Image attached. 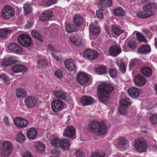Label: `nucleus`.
Instances as JSON below:
<instances>
[{
  "label": "nucleus",
  "mask_w": 157,
  "mask_h": 157,
  "mask_svg": "<svg viewBox=\"0 0 157 157\" xmlns=\"http://www.w3.org/2000/svg\"><path fill=\"white\" fill-rule=\"evenodd\" d=\"M138 52L139 53L143 54L148 53L150 52V47L147 45H143L138 49Z\"/></svg>",
  "instance_id": "nucleus-27"
},
{
  "label": "nucleus",
  "mask_w": 157,
  "mask_h": 157,
  "mask_svg": "<svg viewBox=\"0 0 157 157\" xmlns=\"http://www.w3.org/2000/svg\"><path fill=\"white\" fill-rule=\"evenodd\" d=\"M77 79L78 82L82 85L87 83L89 80V78L88 76L82 73L78 75Z\"/></svg>",
  "instance_id": "nucleus-12"
},
{
  "label": "nucleus",
  "mask_w": 157,
  "mask_h": 157,
  "mask_svg": "<svg viewBox=\"0 0 157 157\" xmlns=\"http://www.w3.org/2000/svg\"><path fill=\"white\" fill-rule=\"evenodd\" d=\"M91 155L92 157H104L105 153L104 152L97 151L92 152Z\"/></svg>",
  "instance_id": "nucleus-51"
},
{
  "label": "nucleus",
  "mask_w": 157,
  "mask_h": 157,
  "mask_svg": "<svg viewBox=\"0 0 157 157\" xmlns=\"http://www.w3.org/2000/svg\"><path fill=\"white\" fill-rule=\"evenodd\" d=\"M107 127L104 121L99 122L96 133L99 136L105 135L107 133Z\"/></svg>",
  "instance_id": "nucleus-11"
},
{
  "label": "nucleus",
  "mask_w": 157,
  "mask_h": 157,
  "mask_svg": "<svg viewBox=\"0 0 157 157\" xmlns=\"http://www.w3.org/2000/svg\"><path fill=\"white\" fill-rule=\"evenodd\" d=\"M138 64L137 61L135 59H132L129 62V64L130 70H132L134 68H137Z\"/></svg>",
  "instance_id": "nucleus-44"
},
{
  "label": "nucleus",
  "mask_w": 157,
  "mask_h": 157,
  "mask_svg": "<svg viewBox=\"0 0 157 157\" xmlns=\"http://www.w3.org/2000/svg\"><path fill=\"white\" fill-rule=\"evenodd\" d=\"M107 67L104 65H100L96 70V72L99 75L105 74L106 73Z\"/></svg>",
  "instance_id": "nucleus-37"
},
{
  "label": "nucleus",
  "mask_w": 157,
  "mask_h": 157,
  "mask_svg": "<svg viewBox=\"0 0 157 157\" xmlns=\"http://www.w3.org/2000/svg\"><path fill=\"white\" fill-rule=\"evenodd\" d=\"M19 43L25 47H30L31 44V38L30 36L26 34L20 35L18 38Z\"/></svg>",
  "instance_id": "nucleus-6"
},
{
  "label": "nucleus",
  "mask_w": 157,
  "mask_h": 157,
  "mask_svg": "<svg viewBox=\"0 0 157 157\" xmlns=\"http://www.w3.org/2000/svg\"><path fill=\"white\" fill-rule=\"evenodd\" d=\"M12 150V146L11 143L8 141H5L2 144L0 147V154L5 155H9Z\"/></svg>",
  "instance_id": "nucleus-5"
},
{
  "label": "nucleus",
  "mask_w": 157,
  "mask_h": 157,
  "mask_svg": "<svg viewBox=\"0 0 157 157\" xmlns=\"http://www.w3.org/2000/svg\"><path fill=\"white\" fill-rule=\"evenodd\" d=\"M32 24L31 23H28L25 25V28L27 29H29L32 27Z\"/></svg>",
  "instance_id": "nucleus-63"
},
{
  "label": "nucleus",
  "mask_w": 157,
  "mask_h": 157,
  "mask_svg": "<svg viewBox=\"0 0 157 157\" xmlns=\"http://www.w3.org/2000/svg\"><path fill=\"white\" fill-rule=\"evenodd\" d=\"M61 140L55 138L51 141V144L55 147H59Z\"/></svg>",
  "instance_id": "nucleus-46"
},
{
  "label": "nucleus",
  "mask_w": 157,
  "mask_h": 157,
  "mask_svg": "<svg viewBox=\"0 0 157 157\" xmlns=\"http://www.w3.org/2000/svg\"><path fill=\"white\" fill-rule=\"evenodd\" d=\"M136 36L137 40L140 42L146 43L147 40L145 36L141 33L138 32L136 34Z\"/></svg>",
  "instance_id": "nucleus-39"
},
{
  "label": "nucleus",
  "mask_w": 157,
  "mask_h": 157,
  "mask_svg": "<svg viewBox=\"0 0 157 157\" xmlns=\"http://www.w3.org/2000/svg\"><path fill=\"white\" fill-rule=\"evenodd\" d=\"M134 146L137 151L141 152H145L148 147L146 140L140 138H137L134 140Z\"/></svg>",
  "instance_id": "nucleus-2"
},
{
  "label": "nucleus",
  "mask_w": 157,
  "mask_h": 157,
  "mask_svg": "<svg viewBox=\"0 0 157 157\" xmlns=\"http://www.w3.org/2000/svg\"><path fill=\"white\" fill-rule=\"evenodd\" d=\"M90 32L93 34L97 35L99 32V27L95 26L94 25L91 24L89 27Z\"/></svg>",
  "instance_id": "nucleus-33"
},
{
  "label": "nucleus",
  "mask_w": 157,
  "mask_h": 157,
  "mask_svg": "<svg viewBox=\"0 0 157 157\" xmlns=\"http://www.w3.org/2000/svg\"><path fill=\"white\" fill-rule=\"evenodd\" d=\"M121 52V48L116 45L111 46L109 49V52L110 55L113 56H116Z\"/></svg>",
  "instance_id": "nucleus-22"
},
{
  "label": "nucleus",
  "mask_w": 157,
  "mask_h": 157,
  "mask_svg": "<svg viewBox=\"0 0 157 157\" xmlns=\"http://www.w3.org/2000/svg\"><path fill=\"white\" fill-rule=\"evenodd\" d=\"M113 13L115 16H124L125 12L121 7H119L113 10Z\"/></svg>",
  "instance_id": "nucleus-36"
},
{
  "label": "nucleus",
  "mask_w": 157,
  "mask_h": 157,
  "mask_svg": "<svg viewBox=\"0 0 157 157\" xmlns=\"http://www.w3.org/2000/svg\"><path fill=\"white\" fill-rule=\"evenodd\" d=\"M52 56L54 57L57 60H59V56H57L56 55L55 53H52Z\"/></svg>",
  "instance_id": "nucleus-64"
},
{
  "label": "nucleus",
  "mask_w": 157,
  "mask_h": 157,
  "mask_svg": "<svg viewBox=\"0 0 157 157\" xmlns=\"http://www.w3.org/2000/svg\"><path fill=\"white\" fill-rule=\"evenodd\" d=\"M119 69L122 73H124L126 71L125 63L122 61L121 62L119 66Z\"/></svg>",
  "instance_id": "nucleus-57"
},
{
  "label": "nucleus",
  "mask_w": 157,
  "mask_h": 157,
  "mask_svg": "<svg viewBox=\"0 0 157 157\" xmlns=\"http://www.w3.org/2000/svg\"><path fill=\"white\" fill-rule=\"evenodd\" d=\"M133 80L135 84L139 86H143L146 82V78L140 75H136L135 76Z\"/></svg>",
  "instance_id": "nucleus-13"
},
{
  "label": "nucleus",
  "mask_w": 157,
  "mask_h": 157,
  "mask_svg": "<svg viewBox=\"0 0 157 157\" xmlns=\"http://www.w3.org/2000/svg\"><path fill=\"white\" fill-rule=\"evenodd\" d=\"M12 71L15 73H18L21 72H26L27 67L21 65L16 64L12 67Z\"/></svg>",
  "instance_id": "nucleus-23"
},
{
  "label": "nucleus",
  "mask_w": 157,
  "mask_h": 157,
  "mask_svg": "<svg viewBox=\"0 0 157 157\" xmlns=\"http://www.w3.org/2000/svg\"><path fill=\"white\" fill-rule=\"evenodd\" d=\"M132 103V102L129 98H125L122 99L120 101L119 106L118 108L120 113L122 115H126L128 113V105H130Z\"/></svg>",
  "instance_id": "nucleus-3"
},
{
  "label": "nucleus",
  "mask_w": 157,
  "mask_h": 157,
  "mask_svg": "<svg viewBox=\"0 0 157 157\" xmlns=\"http://www.w3.org/2000/svg\"><path fill=\"white\" fill-rule=\"evenodd\" d=\"M127 45L131 49L134 50L136 48L137 44L136 42L131 40L128 43Z\"/></svg>",
  "instance_id": "nucleus-49"
},
{
  "label": "nucleus",
  "mask_w": 157,
  "mask_h": 157,
  "mask_svg": "<svg viewBox=\"0 0 157 157\" xmlns=\"http://www.w3.org/2000/svg\"><path fill=\"white\" fill-rule=\"evenodd\" d=\"M8 49L17 53H21L22 52L21 47L14 43H11L8 46Z\"/></svg>",
  "instance_id": "nucleus-18"
},
{
  "label": "nucleus",
  "mask_w": 157,
  "mask_h": 157,
  "mask_svg": "<svg viewBox=\"0 0 157 157\" xmlns=\"http://www.w3.org/2000/svg\"><path fill=\"white\" fill-rule=\"evenodd\" d=\"M128 93L130 97L133 98H138L140 96V94L139 89L134 87L129 88Z\"/></svg>",
  "instance_id": "nucleus-15"
},
{
  "label": "nucleus",
  "mask_w": 157,
  "mask_h": 157,
  "mask_svg": "<svg viewBox=\"0 0 157 157\" xmlns=\"http://www.w3.org/2000/svg\"><path fill=\"white\" fill-rule=\"evenodd\" d=\"M16 139L18 142L21 143L25 140V137L23 133H19L17 135Z\"/></svg>",
  "instance_id": "nucleus-45"
},
{
  "label": "nucleus",
  "mask_w": 157,
  "mask_h": 157,
  "mask_svg": "<svg viewBox=\"0 0 157 157\" xmlns=\"http://www.w3.org/2000/svg\"><path fill=\"white\" fill-rule=\"evenodd\" d=\"M64 64L66 68L69 71H73L76 68L75 62L71 59L66 60L64 62Z\"/></svg>",
  "instance_id": "nucleus-19"
},
{
  "label": "nucleus",
  "mask_w": 157,
  "mask_h": 157,
  "mask_svg": "<svg viewBox=\"0 0 157 157\" xmlns=\"http://www.w3.org/2000/svg\"><path fill=\"white\" fill-rule=\"evenodd\" d=\"M56 98L62 100H67V96L65 94L59 91H54L52 92Z\"/></svg>",
  "instance_id": "nucleus-29"
},
{
  "label": "nucleus",
  "mask_w": 157,
  "mask_h": 157,
  "mask_svg": "<svg viewBox=\"0 0 157 157\" xmlns=\"http://www.w3.org/2000/svg\"><path fill=\"white\" fill-rule=\"evenodd\" d=\"M141 73L145 76L149 77L152 75V70L149 67L144 66L140 70Z\"/></svg>",
  "instance_id": "nucleus-25"
},
{
  "label": "nucleus",
  "mask_w": 157,
  "mask_h": 157,
  "mask_svg": "<svg viewBox=\"0 0 157 157\" xmlns=\"http://www.w3.org/2000/svg\"><path fill=\"white\" fill-rule=\"evenodd\" d=\"M16 95L18 98L25 97L27 94L25 90L22 88H19L16 90Z\"/></svg>",
  "instance_id": "nucleus-40"
},
{
  "label": "nucleus",
  "mask_w": 157,
  "mask_h": 157,
  "mask_svg": "<svg viewBox=\"0 0 157 157\" xmlns=\"http://www.w3.org/2000/svg\"><path fill=\"white\" fill-rule=\"evenodd\" d=\"M149 120L150 122L153 124H157V115L153 114L149 118Z\"/></svg>",
  "instance_id": "nucleus-53"
},
{
  "label": "nucleus",
  "mask_w": 157,
  "mask_h": 157,
  "mask_svg": "<svg viewBox=\"0 0 157 157\" xmlns=\"http://www.w3.org/2000/svg\"><path fill=\"white\" fill-rule=\"evenodd\" d=\"M57 2V0H46V3L47 6H50L55 4Z\"/></svg>",
  "instance_id": "nucleus-58"
},
{
  "label": "nucleus",
  "mask_w": 157,
  "mask_h": 157,
  "mask_svg": "<svg viewBox=\"0 0 157 157\" xmlns=\"http://www.w3.org/2000/svg\"><path fill=\"white\" fill-rule=\"evenodd\" d=\"M75 130L71 126H67L63 130V135L67 138H71L75 134Z\"/></svg>",
  "instance_id": "nucleus-14"
},
{
  "label": "nucleus",
  "mask_w": 157,
  "mask_h": 157,
  "mask_svg": "<svg viewBox=\"0 0 157 157\" xmlns=\"http://www.w3.org/2000/svg\"><path fill=\"white\" fill-rule=\"evenodd\" d=\"M65 29L66 31L68 33H71L75 30L74 26L71 24L67 25L65 26Z\"/></svg>",
  "instance_id": "nucleus-42"
},
{
  "label": "nucleus",
  "mask_w": 157,
  "mask_h": 157,
  "mask_svg": "<svg viewBox=\"0 0 157 157\" xmlns=\"http://www.w3.org/2000/svg\"><path fill=\"white\" fill-rule=\"evenodd\" d=\"M31 35L35 39H37L41 42L43 41V39L42 36L37 31L35 30H33L31 32Z\"/></svg>",
  "instance_id": "nucleus-34"
},
{
  "label": "nucleus",
  "mask_w": 157,
  "mask_h": 157,
  "mask_svg": "<svg viewBox=\"0 0 157 157\" xmlns=\"http://www.w3.org/2000/svg\"><path fill=\"white\" fill-rule=\"evenodd\" d=\"M83 56L86 59L93 60L97 57L98 53L93 49H88L84 52Z\"/></svg>",
  "instance_id": "nucleus-9"
},
{
  "label": "nucleus",
  "mask_w": 157,
  "mask_h": 157,
  "mask_svg": "<svg viewBox=\"0 0 157 157\" xmlns=\"http://www.w3.org/2000/svg\"><path fill=\"white\" fill-rule=\"evenodd\" d=\"M137 15L138 18L140 19H144L150 17L148 16L149 15L144 10V11L137 12Z\"/></svg>",
  "instance_id": "nucleus-41"
},
{
  "label": "nucleus",
  "mask_w": 157,
  "mask_h": 157,
  "mask_svg": "<svg viewBox=\"0 0 157 157\" xmlns=\"http://www.w3.org/2000/svg\"><path fill=\"white\" fill-rule=\"evenodd\" d=\"M127 142V140L122 137H119L118 138L117 143L119 145H125Z\"/></svg>",
  "instance_id": "nucleus-50"
},
{
  "label": "nucleus",
  "mask_w": 157,
  "mask_h": 157,
  "mask_svg": "<svg viewBox=\"0 0 157 157\" xmlns=\"http://www.w3.org/2000/svg\"><path fill=\"white\" fill-rule=\"evenodd\" d=\"M0 78L4 80L6 84L9 85L10 84L9 77L5 73L1 74L0 75Z\"/></svg>",
  "instance_id": "nucleus-48"
},
{
  "label": "nucleus",
  "mask_w": 157,
  "mask_h": 157,
  "mask_svg": "<svg viewBox=\"0 0 157 157\" xmlns=\"http://www.w3.org/2000/svg\"><path fill=\"white\" fill-rule=\"evenodd\" d=\"M103 8L101 7V6H99V10H98L96 11V15L100 19L103 18L104 15L103 13L102 10H103Z\"/></svg>",
  "instance_id": "nucleus-47"
},
{
  "label": "nucleus",
  "mask_w": 157,
  "mask_h": 157,
  "mask_svg": "<svg viewBox=\"0 0 157 157\" xmlns=\"http://www.w3.org/2000/svg\"><path fill=\"white\" fill-rule=\"evenodd\" d=\"M112 3L111 0H100V6H103V8L109 7L111 6Z\"/></svg>",
  "instance_id": "nucleus-35"
},
{
  "label": "nucleus",
  "mask_w": 157,
  "mask_h": 157,
  "mask_svg": "<svg viewBox=\"0 0 157 157\" xmlns=\"http://www.w3.org/2000/svg\"><path fill=\"white\" fill-rule=\"evenodd\" d=\"M94 99L91 96H83L81 99V103L84 105H90L94 102Z\"/></svg>",
  "instance_id": "nucleus-21"
},
{
  "label": "nucleus",
  "mask_w": 157,
  "mask_h": 157,
  "mask_svg": "<svg viewBox=\"0 0 157 157\" xmlns=\"http://www.w3.org/2000/svg\"><path fill=\"white\" fill-rule=\"evenodd\" d=\"M69 140L67 139H63L61 140L60 147L61 149L64 150L68 149L70 146Z\"/></svg>",
  "instance_id": "nucleus-28"
},
{
  "label": "nucleus",
  "mask_w": 157,
  "mask_h": 157,
  "mask_svg": "<svg viewBox=\"0 0 157 157\" xmlns=\"http://www.w3.org/2000/svg\"><path fill=\"white\" fill-rule=\"evenodd\" d=\"M25 102L26 107L28 108L35 107L37 104V100L33 97L29 96L25 100Z\"/></svg>",
  "instance_id": "nucleus-10"
},
{
  "label": "nucleus",
  "mask_w": 157,
  "mask_h": 157,
  "mask_svg": "<svg viewBox=\"0 0 157 157\" xmlns=\"http://www.w3.org/2000/svg\"><path fill=\"white\" fill-rule=\"evenodd\" d=\"M1 15L3 19H10L14 15V9L10 6H5L2 10Z\"/></svg>",
  "instance_id": "nucleus-4"
},
{
  "label": "nucleus",
  "mask_w": 157,
  "mask_h": 157,
  "mask_svg": "<svg viewBox=\"0 0 157 157\" xmlns=\"http://www.w3.org/2000/svg\"><path fill=\"white\" fill-rule=\"evenodd\" d=\"M23 157H33L30 152H25L24 154Z\"/></svg>",
  "instance_id": "nucleus-62"
},
{
  "label": "nucleus",
  "mask_w": 157,
  "mask_h": 157,
  "mask_svg": "<svg viewBox=\"0 0 157 157\" xmlns=\"http://www.w3.org/2000/svg\"><path fill=\"white\" fill-rule=\"evenodd\" d=\"M113 89L111 85L104 83L99 84L98 86L97 96L102 102L107 101L109 94Z\"/></svg>",
  "instance_id": "nucleus-1"
},
{
  "label": "nucleus",
  "mask_w": 157,
  "mask_h": 157,
  "mask_svg": "<svg viewBox=\"0 0 157 157\" xmlns=\"http://www.w3.org/2000/svg\"><path fill=\"white\" fill-rule=\"evenodd\" d=\"M65 104L59 99H55L52 103V110L54 112H58L64 108Z\"/></svg>",
  "instance_id": "nucleus-7"
},
{
  "label": "nucleus",
  "mask_w": 157,
  "mask_h": 157,
  "mask_svg": "<svg viewBox=\"0 0 157 157\" xmlns=\"http://www.w3.org/2000/svg\"><path fill=\"white\" fill-rule=\"evenodd\" d=\"M70 40L71 42L76 45L81 46L83 45L81 39L78 36H75L74 37H71Z\"/></svg>",
  "instance_id": "nucleus-31"
},
{
  "label": "nucleus",
  "mask_w": 157,
  "mask_h": 157,
  "mask_svg": "<svg viewBox=\"0 0 157 157\" xmlns=\"http://www.w3.org/2000/svg\"><path fill=\"white\" fill-rule=\"evenodd\" d=\"M4 123L7 126L10 125L9 118L7 117H6L4 118Z\"/></svg>",
  "instance_id": "nucleus-61"
},
{
  "label": "nucleus",
  "mask_w": 157,
  "mask_h": 157,
  "mask_svg": "<svg viewBox=\"0 0 157 157\" xmlns=\"http://www.w3.org/2000/svg\"><path fill=\"white\" fill-rule=\"evenodd\" d=\"M73 22L76 26L78 27L80 26L82 24V17L80 14H77L74 17Z\"/></svg>",
  "instance_id": "nucleus-30"
},
{
  "label": "nucleus",
  "mask_w": 157,
  "mask_h": 157,
  "mask_svg": "<svg viewBox=\"0 0 157 157\" xmlns=\"http://www.w3.org/2000/svg\"><path fill=\"white\" fill-rule=\"evenodd\" d=\"M54 75L57 78H61L63 76L62 71L60 70H57L55 71Z\"/></svg>",
  "instance_id": "nucleus-56"
},
{
  "label": "nucleus",
  "mask_w": 157,
  "mask_h": 157,
  "mask_svg": "<svg viewBox=\"0 0 157 157\" xmlns=\"http://www.w3.org/2000/svg\"><path fill=\"white\" fill-rule=\"evenodd\" d=\"M37 134V130L34 128H31L27 131V136L29 138L33 139L36 137Z\"/></svg>",
  "instance_id": "nucleus-26"
},
{
  "label": "nucleus",
  "mask_w": 157,
  "mask_h": 157,
  "mask_svg": "<svg viewBox=\"0 0 157 157\" xmlns=\"http://www.w3.org/2000/svg\"><path fill=\"white\" fill-rule=\"evenodd\" d=\"M53 13L52 11L49 10H47L44 11L40 16V18L42 21L49 20L52 17Z\"/></svg>",
  "instance_id": "nucleus-20"
},
{
  "label": "nucleus",
  "mask_w": 157,
  "mask_h": 157,
  "mask_svg": "<svg viewBox=\"0 0 157 157\" xmlns=\"http://www.w3.org/2000/svg\"><path fill=\"white\" fill-rule=\"evenodd\" d=\"M156 8V4L153 2H150L146 4L143 7L144 10L150 17L154 15Z\"/></svg>",
  "instance_id": "nucleus-8"
},
{
  "label": "nucleus",
  "mask_w": 157,
  "mask_h": 157,
  "mask_svg": "<svg viewBox=\"0 0 157 157\" xmlns=\"http://www.w3.org/2000/svg\"><path fill=\"white\" fill-rule=\"evenodd\" d=\"M36 149L40 152H42L45 150V146L40 142L36 143L35 144Z\"/></svg>",
  "instance_id": "nucleus-43"
},
{
  "label": "nucleus",
  "mask_w": 157,
  "mask_h": 157,
  "mask_svg": "<svg viewBox=\"0 0 157 157\" xmlns=\"http://www.w3.org/2000/svg\"><path fill=\"white\" fill-rule=\"evenodd\" d=\"M11 30L6 28L0 29V38L5 39L10 33Z\"/></svg>",
  "instance_id": "nucleus-32"
},
{
  "label": "nucleus",
  "mask_w": 157,
  "mask_h": 157,
  "mask_svg": "<svg viewBox=\"0 0 157 157\" xmlns=\"http://www.w3.org/2000/svg\"><path fill=\"white\" fill-rule=\"evenodd\" d=\"M47 49L50 52H53L55 51V48L54 46L51 44H49L47 47Z\"/></svg>",
  "instance_id": "nucleus-60"
},
{
  "label": "nucleus",
  "mask_w": 157,
  "mask_h": 157,
  "mask_svg": "<svg viewBox=\"0 0 157 157\" xmlns=\"http://www.w3.org/2000/svg\"><path fill=\"white\" fill-rule=\"evenodd\" d=\"M99 122L95 121L90 122L89 124L88 128L90 132L97 133Z\"/></svg>",
  "instance_id": "nucleus-24"
},
{
  "label": "nucleus",
  "mask_w": 157,
  "mask_h": 157,
  "mask_svg": "<svg viewBox=\"0 0 157 157\" xmlns=\"http://www.w3.org/2000/svg\"><path fill=\"white\" fill-rule=\"evenodd\" d=\"M37 63L39 65L41 66H46L47 65V63L46 60L42 58L38 59Z\"/></svg>",
  "instance_id": "nucleus-55"
},
{
  "label": "nucleus",
  "mask_w": 157,
  "mask_h": 157,
  "mask_svg": "<svg viewBox=\"0 0 157 157\" xmlns=\"http://www.w3.org/2000/svg\"><path fill=\"white\" fill-rule=\"evenodd\" d=\"M76 157H84V153L79 150H77L75 152Z\"/></svg>",
  "instance_id": "nucleus-59"
},
{
  "label": "nucleus",
  "mask_w": 157,
  "mask_h": 157,
  "mask_svg": "<svg viewBox=\"0 0 157 157\" xmlns=\"http://www.w3.org/2000/svg\"><path fill=\"white\" fill-rule=\"evenodd\" d=\"M17 61L16 57L12 56L8 58L3 59L2 61V64L3 66L6 67L15 63Z\"/></svg>",
  "instance_id": "nucleus-16"
},
{
  "label": "nucleus",
  "mask_w": 157,
  "mask_h": 157,
  "mask_svg": "<svg viewBox=\"0 0 157 157\" xmlns=\"http://www.w3.org/2000/svg\"><path fill=\"white\" fill-rule=\"evenodd\" d=\"M31 5L29 4H27L24 6V8L25 14H29L31 12Z\"/></svg>",
  "instance_id": "nucleus-52"
},
{
  "label": "nucleus",
  "mask_w": 157,
  "mask_h": 157,
  "mask_svg": "<svg viewBox=\"0 0 157 157\" xmlns=\"http://www.w3.org/2000/svg\"><path fill=\"white\" fill-rule=\"evenodd\" d=\"M28 121L22 119L20 117H18L15 119L14 124L19 128H23L26 126L28 124Z\"/></svg>",
  "instance_id": "nucleus-17"
},
{
  "label": "nucleus",
  "mask_w": 157,
  "mask_h": 157,
  "mask_svg": "<svg viewBox=\"0 0 157 157\" xmlns=\"http://www.w3.org/2000/svg\"><path fill=\"white\" fill-rule=\"evenodd\" d=\"M109 74L112 78H114L117 75V72L116 69H110L108 70Z\"/></svg>",
  "instance_id": "nucleus-54"
},
{
  "label": "nucleus",
  "mask_w": 157,
  "mask_h": 157,
  "mask_svg": "<svg viewBox=\"0 0 157 157\" xmlns=\"http://www.w3.org/2000/svg\"><path fill=\"white\" fill-rule=\"evenodd\" d=\"M111 31L115 35L118 36L123 33L124 31V30H121L118 27L113 25L112 26Z\"/></svg>",
  "instance_id": "nucleus-38"
}]
</instances>
